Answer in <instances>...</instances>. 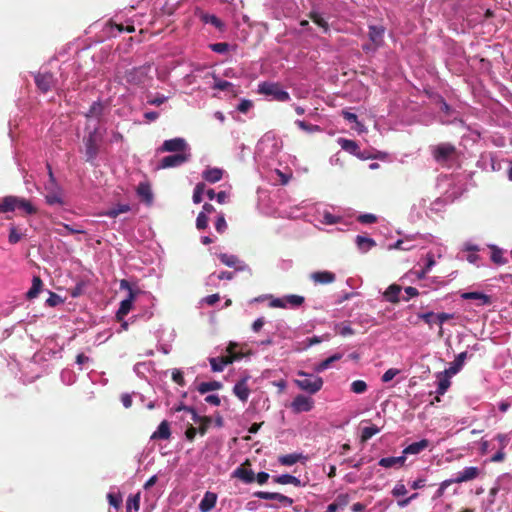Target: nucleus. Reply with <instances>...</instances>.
Segmentation results:
<instances>
[{
  "mask_svg": "<svg viewBox=\"0 0 512 512\" xmlns=\"http://www.w3.org/2000/svg\"><path fill=\"white\" fill-rule=\"evenodd\" d=\"M282 149V142L272 134H265L258 142L256 147V158L270 165Z\"/></svg>",
  "mask_w": 512,
  "mask_h": 512,
  "instance_id": "nucleus-1",
  "label": "nucleus"
},
{
  "mask_svg": "<svg viewBox=\"0 0 512 512\" xmlns=\"http://www.w3.org/2000/svg\"><path fill=\"white\" fill-rule=\"evenodd\" d=\"M257 92L269 100L278 102H288L291 100L290 94L283 89L282 85L278 82L263 81L258 84Z\"/></svg>",
  "mask_w": 512,
  "mask_h": 512,
  "instance_id": "nucleus-2",
  "label": "nucleus"
},
{
  "mask_svg": "<svg viewBox=\"0 0 512 512\" xmlns=\"http://www.w3.org/2000/svg\"><path fill=\"white\" fill-rule=\"evenodd\" d=\"M297 376L301 377L294 380V383L303 391L309 394H316L323 386V379L320 376L310 374L304 371H298Z\"/></svg>",
  "mask_w": 512,
  "mask_h": 512,
  "instance_id": "nucleus-3",
  "label": "nucleus"
},
{
  "mask_svg": "<svg viewBox=\"0 0 512 512\" xmlns=\"http://www.w3.org/2000/svg\"><path fill=\"white\" fill-rule=\"evenodd\" d=\"M436 265L435 255L432 252L426 253L425 256L421 257L416 263V267L419 269H412L405 277H410L411 280H422Z\"/></svg>",
  "mask_w": 512,
  "mask_h": 512,
  "instance_id": "nucleus-4",
  "label": "nucleus"
},
{
  "mask_svg": "<svg viewBox=\"0 0 512 512\" xmlns=\"http://www.w3.org/2000/svg\"><path fill=\"white\" fill-rule=\"evenodd\" d=\"M150 65H142L133 67L125 72L123 79L125 82L134 87L144 86L149 80Z\"/></svg>",
  "mask_w": 512,
  "mask_h": 512,
  "instance_id": "nucleus-5",
  "label": "nucleus"
},
{
  "mask_svg": "<svg viewBox=\"0 0 512 512\" xmlns=\"http://www.w3.org/2000/svg\"><path fill=\"white\" fill-rule=\"evenodd\" d=\"M305 302V298L301 295L288 294L282 297L270 296L269 307L282 309H296Z\"/></svg>",
  "mask_w": 512,
  "mask_h": 512,
  "instance_id": "nucleus-6",
  "label": "nucleus"
},
{
  "mask_svg": "<svg viewBox=\"0 0 512 512\" xmlns=\"http://www.w3.org/2000/svg\"><path fill=\"white\" fill-rule=\"evenodd\" d=\"M99 127L95 126L89 133L84 137L83 142L85 146L86 161L93 163L97 158L99 151Z\"/></svg>",
  "mask_w": 512,
  "mask_h": 512,
  "instance_id": "nucleus-7",
  "label": "nucleus"
},
{
  "mask_svg": "<svg viewBox=\"0 0 512 512\" xmlns=\"http://www.w3.org/2000/svg\"><path fill=\"white\" fill-rule=\"evenodd\" d=\"M429 236H423L420 234H414V235H407L402 239H398L394 244L390 245V249H399L403 251H409L416 248H422L423 242L425 239Z\"/></svg>",
  "mask_w": 512,
  "mask_h": 512,
  "instance_id": "nucleus-8",
  "label": "nucleus"
},
{
  "mask_svg": "<svg viewBox=\"0 0 512 512\" xmlns=\"http://www.w3.org/2000/svg\"><path fill=\"white\" fill-rule=\"evenodd\" d=\"M45 189V200L46 203L53 206V205H64V198H63V189L58 184V182L55 183H45L44 186Z\"/></svg>",
  "mask_w": 512,
  "mask_h": 512,
  "instance_id": "nucleus-9",
  "label": "nucleus"
},
{
  "mask_svg": "<svg viewBox=\"0 0 512 512\" xmlns=\"http://www.w3.org/2000/svg\"><path fill=\"white\" fill-rule=\"evenodd\" d=\"M120 288L127 289L129 292L128 296L120 302L119 309L116 313L118 320H123V317L127 315L132 308L133 300L135 298V292L133 291L132 287L130 286L127 280H121Z\"/></svg>",
  "mask_w": 512,
  "mask_h": 512,
  "instance_id": "nucleus-10",
  "label": "nucleus"
},
{
  "mask_svg": "<svg viewBox=\"0 0 512 512\" xmlns=\"http://www.w3.org/2000/svg\"><path fill=\"white\" fill-rule=\"evenodd\" d=\"M455 154V146L450 143H440L432 147V155L438 163H445Z\"/></svg>",
  "mask_w": 512,
  "mask_h": 512,
  "instance_id": "nucleus-11",
  "label": "nucleus"
},
{
  "mask_svg": "<svg viewBox=\"0 0 512 512\" xmlns=\"http://www.w3.org/2000/svg\"><path fill=\"white\" fill-rule=\"evenodd\" d=\"M161 152H181L188 153L189 145L182 137H176L165 140L159 149Z\"/></svg>",
  "mask_w": 512,
  "mask_h": 512,
  "instance_id": "nucleus-12",
  "label": "nucleus"
},
{
  "mask_svg": "<svg viewBox=\"0 0 512 512\" xmlns=\"http://www.w3.org/2000/svg\"><path fill=\"white\" fill-rule=\"evenodd\" d=\"M190 152L188 153H178L166 156L162 158L160 163L158 164V169H166V168H173L178 167L187 162L190 159Z\"/></svg>",
  "mask_w": 512,
  "mask_h": 512,
  "instance_id": "nucleus-13",
  "label": "nucleus"
},
{
  "mask_svg": "<svg viewBox=\"0 0 512 512\" xmlns=\"http://www.w3.org/2000/svg\"><path fill=\"white\" fill-rule=\"evenodd\" d=\"M252 496L264 500H276L283 507H290L293 504L292 498L277 492L256 491Z\"/></svg>",
  "mask_w": 512,
  "mask_h": 512,
  "instance_id": "nucleus-14",
  "label": "nucleus"
},
{
  "mask_svg": "<svg viewBox=\"0 0 512 512\" xmlns=\"http://www.w3.org/2000/svg\"><path fill=\"white\" fill-rule=\"evenodd\" d=\"M34 80L37 88L43 93L52 90L56 85L53 74L49 72L36 74Z\"/></svg>",
  "mask_w": 512,
  "mask_h": 512,
  "instance_id": "nucleus-15",
  "label": "nucleus"
},
{
  "mask_svg": "<svg viewBox=\"0 0 512 512\" xmlns=\"http://www.w3.org/2000/svg\"><path fill=\"white\" fill-rule=\"evenodd\" d=\"M314 407L312 398L299 394L291 402V409L294 413L309 412Z\"/></svg>",
  "mask_w": 512,
  "mask_h": 512,
  "instance_id": "nucleus-16",
  "label": "nucleus"
},
{
  "mask_svg": "<svg viewBox=\"0 0 512 512\" xmlns=\"http://www.w3.org/2000/svg\"><path fill=\"white\" fill-rule=\"evenodd\" d=\"M241 359L242 355H234L231 357H209L208 361L213 372H222L227 365L240 361Z\"/></svg>",
  "mask_w": 512,
  "mask_h": 512,
  "instance_id": "nucleus-17",
  "label": "nucleus"
},
{
  "mask_svg": "<svg viewBox=\"0 0 512 512\" xmlns=\"http://www.w3.org/2000/svg\"><path fill=\"white\" fill-rule=\"evenodd\" d=\"M480 474V470L476 466H467L461 471L455 473L451 478L454 483H463L476 479Z\"/></svg>",
  "mask_w": 512,
  "mask_h": 512,
  "instance_id": "nucleus-18",
  "label": "nucleus"
},
{
  "mask_svg": "<svg viewBox=\"0 0 512 512\" xmlns=\"http://www.w3.org/2000/svg\"><path fill=\"white\" fill-rule=\"evenodd\" d=\"M440 113L442 115H440L439 119L442 124H452L458 120V113L442 98L440 101Z\"/></svg>",
  "mask_w": 512,
  "mask_h": 512,
  "instance_id": "nucleus-19",
  "label": "nucleus"
},
{
  "mask_svg": "<svg viewBox=\"0 0 512 512\" xmlns=\"http://www.w3.org/2000/svg\"><path fill=\"white\" fill-rule=\"evenodd\" d=\"M218 257L224 265L235 268L236 271L250 270L248 265L241 261L236 255L221 253Z\"/></svg>",
  "mask_w": 512,
  "mask_h": 512,
  "instance_id": "nucleus-20",
  "label": "nucleus"
},
{
  "mask_svg": "<svg viewBox=\"0 0 512 512\" xmlns=\"http://www.w3.org/2000/svg\"><path fill=\"white\" fill-rule=\"evenodd\" d=\"M385 27L382 25H369L368 26V38L372 44H375L376 48H380L384 44Z\"/></svg>",
  "mask_w": 512,
  "mask_h": 512,
  "instance_id": "nucleus-21",
  "label": "nucleus"
},
{
  "mask_svg": "<svg viewBox=\"0 0 512 512\" xmlns=\"http://www.w3.org/2000/svg\"><path fill=\"white\" fill-rule=\"evenodd\" d=\"M218 496L216 493L207 491L201 499L198 509L200 512H210L217 503Z\"/></svg>",
  "mask_w": 512,
  "mask_h": 512,
  "instance_id": "nucleus-22",
  "label": "nucleus"
},
{
  "mask_svg": "<svg viewBox=\"0 0 512 512\" xmlns=\"http://www.w3.org/2000/svg\"><path fill=\"white\" fill-rule=\"evenodd\" d=\"M247 380V377L242 378L241 380L236 382L233 387V393L242 402H246L250 395V389L247 385Z\"/></svg>",
  "mask_w": 512,
  "mask_h": 512,
  "instance_id": "nucleus-23",
  "label": "nucleus"
},
{
  "mask_svg": "<svg viewBox=\"0 0 512 512\" xmlns=\"http://www.w3.org/2000/svg\"><path fill=\"white\" fill-rule=\"evenodd\" d=\"M310 278L315 284H330L336 280V275L324 270L311 273Z\"/></svg>",
  "mask_w": 512,
  "mask_h": 512,
  "instance_id": "nucleus-24",
  "label": "nucleus"
},
{
  "mask_svg": "<svg viewBox=\"0 0 512 512\" xmlns=\"http://www.w3.org/2000/svg\"><path fill=\"white\" fill-rule=\"evenodd\" d=\"M232 477L241 480L242 482L249 484L255 481V473L251 469H247L242 465L237 467L232 472Z\"/></svg>",
  "mask_w": 512,
  "mask_h": 512,
  "instance_id": "nucleus-25",
  "label": "nucleus"
},
{
  "mask_svg": "<svg viewBox=\"0 0 512 512\" xmlns=\"http://www.w3.org/2000/svg\"><path fill=\"white\" fill-rule=\"evenodd\" d=\"M461 298L464 300H478V305L480 306L490 305L492 302L491 297L489 295L478 291L464 292L461 294Z\"/></svg>",
  "mask_w": 512,
  "mask_h": 512,
  "instance_id": "nucleus-26",
  "label": "nucleus"
},
{
  "mask_svg": "<svg viewBox=\"0 0 512 512\" xmlns=\"http://www.w3.org/2000/svg\"><path fill=\"white\" fill-rule=\"evenodd\" d=\"M429 441L427 439H421L420 441L413 442L409 445H407L403 451L402 454L406 457V455H417L421 453L423 450L428 448Z\"/></svg>",
  "mask_w": 512,
  "mask_h": 512,
  "instance_id": "nucleus-27",
  "label": "nucleus"
},
{
  "mask_svg": "<svg viewBox=\"0 0 512 512\" xmlns=\"http://www.w3.org/2000/svg\"><path fill=\"white\" fill-rule=\"evenodd\" d=\"M224 174V170L218 167H208L202 172V178L213 184L219 182Z\"/></svg>",
  "mask_w": 512,
  "mask_h": 512,
  "instance_id": "nucleus-28",
  "label": "nucleus"
},
{
  "mask_svg": "<svg viewBox=\"0 0 512 512\" xmlns=\"http://www.w3.org/2000/svg\"><path fill=\"white\" fill-rule=\"evenodd\" d=\"M306 460L307 456L303 453H290L278 457V462L283 466H292L299 461L305 462Z\"/></svg>",
  "mask_w": 512,
  "mask_h": 512,
  "instance_id": "nucleus-29",
  "label": "nucleus"
},
{
  "mask_svg": "<svg viewBox=\"0 0 512 512\" xmlns=\"http://www.w3.org/2000/svg\"><path fill=\"white\" fill-rule=\"evenodd\" d=\"M451 377L452 375H448V373L445 371L437 375V388L435 391L437 395L442 396L446 393L451 385Z\"/></svg>",
  "mask_w": 512,
  "mask_h": 512,
  "instance_id": "nucleus-30",
  "label": "nucleus"
},
{
  "mask_svg": "<svg viewBox=\"0 0 512 512\" xmlns=\"http://www.w3.org/2000/svg\"><path fill=\"white\" fill-rule=\"evenodd\" d=\"M136 192L137 195L141 198V200L144 201L146 204L150 205L153 202V192L149 183H139Z\"/></svg>",
  "mask_w": 512,
  "mask_h": 512,
  "instance_id": "nucleus-31",
  "label": "nucleus"
},
{
  "mask_svg": "<svg viewBox=\"0 0 512 512\" xmlns=\"http://www.w3.org/2000/svg\"><path fill=\"white\" fill-rule=\"evenodd\" d=\"M467 358V352H461L459 353L454 361L450 364V366L445 370V372L448 373V375H456L464 366L465 360Z\"/></svg>",
  "mask_w": 512,
  "mask_h": 512,
  "instance_id": "nucleus-32",
  "label": "nucleus"
},
{
  "mask_svg": "<svg viewBox=\"0 0 512 512\" xmlns=\"http://www.w3.org/2000/svg\"><path fill=\"white\" fill-rule=\"evenodd\" d=\"M406 457L402 454L397 457H384L381 458L378 464L384 468L402 467L405 463Z\"/></svg>",
  "mask_w": 512,
  "mask_h": 512,
  "instance_id": "nucleus-33",
  "label": "nucleus"
},
{
  "mask_svg": "<svg viewBox=\"0 0 512 512\" xmlns=\"http://www.w3.org/2000/svg\"><path fill=\"white\" fill-rule=\"evenodd\" d=\"M18 202H19V197H17V196H12V195L5 196L0 202V212L1 213L13 212L18 206Z\"/></svg>",
  "mask_w": 512,
  "mask_h": 512,
  "instance_id": "nucleus-34",
  "label": "nucleus"
},
{
  "mask_svg": "<svg viewBox=\"0 0 512 512\" xmlns=\"http://www.w3.org/2000/svg\"><path fill=\"white\" fill-rule=\"evenodd\" d=\"M131 210V206L127 203L116 204L115 206L107 209L102 213L103 216L109 218H116L118 215L122 213H127Z\"/></svg>",
  "mask_w": 512,
  "mask_h": 512,
  "instance_id": "nucleus-35",
  "label": "nucleus"
},
{
  "mask_svg": "<svg viewBox=\"0 0 512 512\" xmlns=\"http://www.w3.org/2000/svg\"><path fill=\"white\" fill-rule=\"evenodd\" d=\"M355 243L362 253L368 252L376 245V242L372 238L361 235L356 236Z\"/></svg>",
  "mask_w": 512,
  "mask_h": 512,
  "instance_id": "nucleus-36",
  "label": "nucleus"
},
{
  "mask_svg": "<svg viewBox=\"0 0 512 512\" xmlns=\"http://www.w3.org/2000/svg\"><path fill=\"white\" fill-rule=\"evenodd\" d=\"M213 80H214V83L212 86L213 89L220 90V91L232 92V93L236 92L235 85L232 84L231 82L223 80L214 74H213Z\"/></svg>",
  "mask_w": 512,
  "mask_h": 512,
  "instance_id": "nucleus-37",
  "label": "nucleus"
},
{
  "mask_svg": "<svg viewBox=\"0 0 512 512\" xmlns=\"http://www.w3.org/2000/svg\"><path fill=\"white\" fill-rule=\"evenodd\" d=\"M273 481L275 483L281 484V485L291 484V485H294L296 487L301 485L300 479L297 478L296 476L291 475V474H281V475L275 476L273 478Z\"/></svg>",
  "mask_w": 512,
  "mask_h": 512,
  "instance_id": "nucleus-38",
  "label": "nucleus"
},
{
  "mask_svg": "<svg viewBox=\"0 0 512 512\" xmlns=\"http://www.w3.org/2000/svg\"><path fill=\"white\" fill-rule=\"evenodd\" d=\"M170 435L171 432L169 423L164 420L159 424L157 430L152 434L151 438L166 440L170 437Z\"/></svg>",
  "mask_w": 512,
  "mask_h": 512,
  "instance_id": "nucleus-39",
  "label": "nucleus"
},
{
  "mask_svg": "<svg viewBox=\"0 0 512 512\" xmlns=\"http://www.w3.org/2000/svg\"><path fill=\"white\" fill-rule=\"evenodd\" d=\"M319 214V222L325 225H334L341 221V216L335 215L328 210H324L323 212H318Z\"/></svg>",
  "mask_w": 512,
  "mask_h": 512,
  "instance_id": "nucleus-40",
  "label": "nucleus"
},
{
  "mask_svg": "<svg viewBox=\"0 0 512 512\" xmlns=\"http://www.w3.org/2000/svg\"><path fill=\"white\" fill-rule=\"evenodd\" d=\"M400 292L401 287L397 284H392L386 289L383 295L388 302L397 303L399 302Z\"/></svg>",
  "mask_w": 512,
  "mask_h": 512,
  "instance_id": "nucleus-41",
  "label": "nucleus"
},
{
  "mask_svg": "<svg viewBox=\"0 0 512 512\" xmlns=\"http://www.w3.org/2000/svg\"><path fill=\"white\" fill-rule=\"evenodd\" d=\"M341 358H342V354H340V353L333 354L332 356H330V357L326 358L325 360L319 362L315 366L314 370H315L316 373H321V372L327 370L331 366L332 363L340 360Z\"/></svg>",
  "mask_w": 512,
  "mask_h": 512,
  "instance_id": "nucleus-42",
  "label": "nucleus"
},
{
  "mask_svg": "<svg viewBox=\"0 0 512 512\" xmlns=\"http://www.w3.org/2000/svg\"><path fill=\"white\" fill-rule=\"evenodd\" d=\"M103 114V105L100 101H95L91 104L88 111L85 113V117L88 119L95 118L99 121L100 117Z\"/></svg>",
  "mask_w": 512,
  "mask_h": 512,
  "instance_id": "nucleus-43",
  "label": "nucleus"
},
{
  "mask_svg": "<svg viewBox=\"0 0 512 512\" xmlns=\"http://www.w3.org/2000/svg\"><path fill=\"white\" fill-rule=\"evenodd\" d=\"M43 283L40 277L34 276L32 279V286L26 293V298L32 300L38 296L42 289Z\"/></svg>",
  "mask_w": 512,
  "mask_h": 512,
  "instance_id": "nucleus-44",
  "label": "nucleus"
},
{
  "mask_svg": "<svg viewBox=\"0 0 512 512\" xmlns=\"http://www.w3.org/2000/svg\"><path fill=\"white\" fill-rule=\"evenodd\" d=\"M329 339H330V334H328V333H326L322 336L315 335V336L309 337L304 341V346L302 348H298V350L308 349L316 344H320L324 341H328Z\"/></svg>",
  "mask_w": 512,
  "mask_h": 512,
  "instance_id": "nucleus-45",
  "label": "nucleus"
},
{
  "mask_svg": "<svg viewBox=\"0 0 512 512\" xmlns=\"http://www.w3.org/2000/svg\"><path fill=\"white\" fill-rule=\"evenodd\" d=\"M140 508V493L131 494L126 501V511L137 512Z\"/></svg>",
  "mask_w": 512,
  "mask_h": 512,
  "instance_id": "nucleus-46",
  "label": "nucleus"
},
{
  "mask_svg": "<svg viewBox=\"0 0 512 512\" xmlns=\"http://www.w3.org/2000/svg\"><path fill=\"white\" fill-rule=\"evenodd\" d=\"M222 387L221 382L218 381H208V382H202L198 386V391L201 394H205L209 391L219 390Z\"/></svg>",
  "mask_w": 512,
  "mask_h": 512,
  "instance_id": "nucleus-47",
  "label": "nucleus"
},
{
  "mask_svg": "<svg viewBox=\"0 0 512 512\" xmlns=\"http://www.w3.org/2000/svg\"><path fill=\"white\" fill-rule=\"evenodd\" d=\"M60 379L65 385H72L76 382L77 376L71 369H63L60 373Z\"/></svg>",
  "mask_w": 512,
  "mask_h": 512,
  "instance_id": "nucleus-48",
  "label": "nucleus"
},
{
  "mask_svg": "<svg viewBox=\"0 0 512 512\" xmlns=\"http://www.w3.org/2000/svg\"><path fill=\"white\" fill-rule=\"evenodd\" d=\"M295 125L299 129H301L307 133H310V134L322 131V128L320 126L306 123L304 120H300V119H297L295 121Z\"/></svg>",
  "mask_w": 512,
  "mask_h": 512,
  "instance_id": "nucleus-49",
  "label": "nucleus"
},
{
  "mask_svg": "<svg viewBox=\"0 0 512 512\" xmlns=\"http://www.w3.org/2000/svg\"><path fill=\"white\" fill-rule=\"evenodd\" d=\"M338 142L343 150H345L351 154H356V152L358 150V145L355 141L345 139V138H340L338 140Z\"/></svg>",
  "mask_w": 512,
  "mask_h": 512,
  "instance_id": "nucleus-50",
  "label": "nucleus"
},
{
  "mask_svg": "<svg viewBox=\"0 0 512 512\" xmlns=\"http://www.w3.org/2000/svg\"><path fill=\"white\" fill-rule=\"evenodd\" d=\"M150 368V362H139L134 365L133 370L138 377L146 378V373L150 371Z\"/></svg>",
  "mask_w": 512,
  "mask_h": 512,
  "instance_id": "nucleus-51",
  "label": "nucleus"
},
{
  "mask_svg": "<svg viewBox=\"0 0 512 512\" xmlns=\"http://www.w3.org/2000/svg\"><path fill=\"white\" fill-rule=\"evenodd\" d=\"M490 248L492 250L491 253V260L499 265L505 264L506 259L503 257V252L500 248H498L496 245H490Z\"/></svg>",
  "mask_w": 512,
  "mask_h": 512,
  "instance_id": "nucleus-52",
  "label": "nucleus"
},
{
  "mask_svg": "<svg viewBox=\"0 0 512 512\" xmlns=\"http://www.w3.org/2000/svg\"><path fill=\"white\" fill-rule=\"evenodd\" d=\"M380 432V428L376 425H370L362 428L361 431V438L363 441H367L370 438H372L374 435L378 434Z\"/></svg>",
  "mask_w": 512,
  "mask_h": 512,
  "instance_id": "nucleus-53",
  "label": "nucleus"
},
{
  "mask_svg": "<svg viewBox=\"0 0 512 512\" xmlns=\"http://www.w3.org/2000/svg\"><path fill=\"white\" fill-rule=\"evenodd\" d=\"M107 499L110 506L114 507L115 509L120 508L122 505L123 498L120 492H109L107 494Z\"/></svg>",
  "mask_w": 512,
  "mask_h": 512,
  "instance_id": "nucleus-54",
  "label": "nucleus"
},
{
  "mask_svg": "<svg viewBox=\"0 0 512 512\" xmlns=\"http://www.w3.org/2000/svg\"><path fill=\"white\" fill-rule=\"evenodd\" d=\"M334 329L341 336H350L354 334V330L348 323H335Z\"/></svg>",
  "mask_w": 512,
  "mask_h": 512,
  "instance_id": "nucleus-55",
  "label": "nucleus"
},
{
  "mask_svg": "<svg viewBox=\"0 0 512 512\" xmlns=\"http://www.w3.org/2000/svg\"><path fill=\"white\" fill-rule=\"evenodd\" d=\"M204 191H205V184L202 182L197 183L194 188L193 196H192L193 202L195 204H199L202 202Z\"/></svg>",
  "mask_w": 512,
  "mask_h": 512,
  "instance_id": "nucleus-56",
  "label": "nucleus"
},
{
  "mask_svg": "<svg viewBox=\"0 0 512 512\" xmlns=\"http://www.w3.org/2000/svg\"><path fill=\"white\" fill-rule=\"evenodd\" d=\"M17 208L22 209L28 215L35 214L37 211L30 201L20 197Z\"/></svg>",
  "mask_w": 512,
  "mask_h": 512,
  "instance_id": "nucleus-57",
  "label": "nucleus"
},
{
  "mask_svg": "<svg viewBox=\"0 0 512 512\" xmlns=\"http://www.w3.org/2000/svg\"><path fill=\"white\" fill-rule=\"evenodd\" d=\"M343 114V117L348 121V122H353V123H356L357 127L356 129L359 131V132H363L365 130V127L363 124H361L359 121H358V116L355 114V113H352V112H349V111H343L342 112Z\"/></svg>",
  "mask_w": 512,
  "mask_h": 512,
  "instance_id": "nucleus-58",
  "label": "nucleus"
},
{
  "mask_svg": "<svg viewBox=\"0 0 512 512\" xmlns=\"http://www.w3.org/2000/svg\"><path fill=\"white\" fill-rule=\"evenodd\" d=\"M494 440L498 443V449L505 450L511 440V436L510 434L499 433L495 436Z\"/></svg>",
  "mask_w": 512,
  "mask_h": 512,
  "instance_id": "nucleus-59",
  "label": "nucleus"
},
{
  "mask_svg": "<svg viewBox=\"0 0 512 512\" xmlns=\"http://www.w3.org/2000/svg\"><path fill=\"white\" fill-rule=\"evenodd\" d=\"M311 19L314 23H316L319 27H321L325 32L328 31L329 26L327 21L322 17V15L318 12L311 13Z\"/></svg>",
  "mask_w": 512,
  "mask_h": 512,
  "instance_id": "nucleus-60",
  "label": "nucleus"
},
{
  "mask_svg": "<svg viewBox=\"0 0 512 512\" xmlns=\"http://www.w3.org/2000/svg\"><path fill=\"white\" fill-rule=\"evenodd\" d=\"M367 384L363 380H355L351 383V391L355 394H362L366 392Z\"/></svg>",
  "mask_w": 512,
  "mask_h": 512,
  "instance_id": "nucleus-61",
  "label": "nucleus"
},
{
  "mask_svg": "<svg viewBox=\"0 0 512 512\" xmlns=\"http://www.w3.org/2000/svg\"><path fill=\"white\" fill-rule=\"evenodd\" d=\"M454 482L452 481V479H446L444 481H442L438 487V489L436 490L434 496H433V499H437V498H441L444 494H445V491L446 489L451 485L453 484Z\"/></svg>",
  "mask_w": 512,
  "mask_h": 512,
  "instance_id": "nucleus-62",
  "label": "nucleus"
},
{
  "mask_svg": "<svg viewBox=\"0 0 512 512\" xmlns=\"http://www.w3.org/2000/svg\"><path fill=\"white\" fill-rule=\"evenodd\" d=\"M273 173L277 175L278 182L281 185H286L289 182V180L291 179V177H292V173L290 171L289 172H282L279 169H275L273 171Z\"/></svg>",
  "mask_w": 512,
  "mask_h": 512,
  "instance_id": "nucleus-63",
  "label": "nucleus"
},
{
  "mask_svg": "<svg viewBox=\"0 0 512 512\" xmlns=\"http://www.w3.org/2000/svg\"><path fill=\"white\" fill-rule=\"evenodd\" d=\"M63 302L61 296L54 292L49 293V297L46 300V305L49 307H55Z\"/></svg>",
  "mask_w": 512,
  "mask_h": 512,
  "instance_id": "nucleus-64",
  "label": "nucleus"
}]
</instances>
